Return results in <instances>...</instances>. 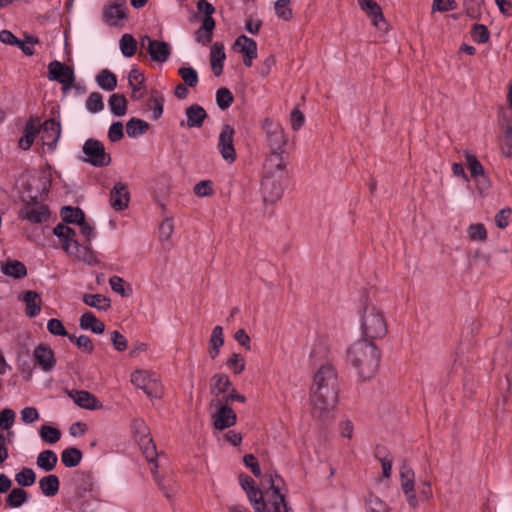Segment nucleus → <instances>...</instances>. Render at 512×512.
<instances>
[{
	"mask_svg": "<svg viewBox=\"0 0 512 512\" xmlns=\"http://www.w3.org/2000/svg\"><path fill=\"white\" fill-rule=\"evenodd\" d=\"M338 401L337 376L330 364L321 366L315 373L310 388L311 412L319 419L328 416Z\"/></svg>",
	"mask_w": 512,
	"mask_h": 512,
	"instance_id": "1",
	"label": "nucleus"
},
{
	"mask_svg": "<svg viewBox=\"0 0 512 512\" xmlns=\"http://www.w3.org/2000/svg\"><path fill=\"white\" fill-rule=\"evenodd\" d=\"M270 487L261 492L249 476L240 475L239 481L256 512H292L282 491L283 480L277 474L268 476Z\"/></svg>",
	"mask_w": 512,
	"mask_h": 512,
	"instance_id": "2",
	"label": "nucleus"
},
{
	"mask_svg": "<svg viewBox=\"0 0 512 512\" xmlns=\"http://www.w3.org/2000/svg\"><path fill=\"white\" fill-rule=\"evenodd\" d=\"M347 358L357 370L359 377L365 380L371 378L377 372L380 351L371 340L362 339L349 347Z\"/></svg>",
	"mask_w": 512,
	"mask_h": 512,
	"instance_id": "3",
	"label": "nucleus"
},
{
	"mask_svg": "<svg viewBox=\"0 0 512 512\" xmlns=\"http://www.w3.org/2000/svg\"><path fill=\"white\" fill-rule=\"evenodd\" d=\"M360 329L366 340L383 338L387 333V323L383 310L372 301H367L360 313Z\"/></svg>",
	"mask_w": 512,
	"mask_h": 512,
	"instance_id": "4",
	"label": "nucleus"
},
{
	"mask_svg": "<svg viewBox=\"0 0 512 512\" xmlns=\"http://www.w3.org/2000/svg\"><path fill=\"white\" fill-rule=\"evenodd\" d=\"M53 233L62 241L65 252L75 261L84 262L89 265L96 262L93 251L87 245H80L75 240L76 231L65 224H58Z\"/></svg>",
	"mask_w": 512,
	"mask_h": 512,
	"instance_id": "5",
	"label": "nucleus"
},
{
	"mask_svg": "<svg viewBox=\"0 0 512 512\" xmlns=\"http://www.w3.org/2000/svg\"><path fill=\"white\" fill-rule=\"evenodd\" d=\"M261 129L264 135V145L269 151H284L288 138L279 121L266 117L261 123Z\"/></svg>",
	"mask_w": 512,
	"mask_h": 512,
	"instance_id": "6",
	"label": "nucleus"
},
{
	"mask_svg": "<svg viewBox=\"0 0 512 512\" xmlns=\"http://www.w3.org/2000/svg\"><path fill=\"white\" fill-rule=\"evenodd\" d=\"M131 382L142 389L150 398H157L162 394V385L153 372L144 370L135 371L131 375Z\"/></svg>",
	"mask_w": 512,
	"mask_h": 512,
	"instance_id": "7",
	"label": "nucleus"
},
{
	"mask_svg": "<svg viewBox=\"0 0 512 512\" xmlns=\"http://www.w3.org/2000/svg\"><path fill=\"white\" fill-rule=\"evenodd\" d=\"M84 161L95 166L104 167L110 164L111 157L105 151L104 145L95 139H88L83 145Z\"/></svg>",
	"mask_w": 512,
	"mask_h": 512,
	"instance_id": "8",
	"label": "nucleus"
},
{
	"mask_svg": "<svg viewBox=\"0 0 512 512\" xmlns=\"http://www.w3.org/2000/svg\"><path fill=\"white\" fill-rule=\"evenodd\" d=\"M211 405L215 407L212 414L213 426L217 430H224L233 426L237 421L236 413L221 399L212 400Z\"/></svg>",
	"mask_w": 512,
	"mask_h": 512,
	"instance_id": "9",
	"label": "nucleus"
},
{
	"mask_svg": "<svg viewBox=\"0 0 512 512\" xmlns=\"http://www.w3.org/2000/svg\"><path fill=\"white\" fill-rule=\"evenodd\" d=\"M400 488L405 496L408 505L411 508H416L419 504V499L415 491V473L412 468L407 465H402L399 470Z\"/></svg>",
	"mask_w": 512,
	"mask_h": 512,
	"instance_id": "10",
	"label": "nucleus"
},
{
	"mask_svg": "<svg viewBox=\"0 0 512 512\" xmlns=\"http://www.w3.org/2000/svg\"><path fill=\"white\" fill-rule=\"evenodd\" d=\"M235 130L230 125H224L218 136L217 148L221 157L229 164L236 159V151L234 148Z\"/></svg>",
	"mask_w": 512,
	"mask_h": 512,
	"instance_id": "11",
	"label": "nucleus"
},
{
	"mask_svg": "<svg viewBox=\"0 0 512 512\" xmlns=\"http://www.w3.org/2000/svg\"><path fill=\"white\" fill-rule=\"evenodd\" d=\"M48 78L61 83L63 93L68 94L69 87L74 81V71L59 61H53L48 66Z\"/></svg>",
	"mask_w": 512,
	"mask_h": 512,
	"instance_id": "12",
	"label": "nucleus"
},
{
	"mask_svg": "<svg viewBox=\"0 0 512 512\" xmlns=\"http://www.w3.org/2000/svg\"><path fill=\"white\" fill-rule=\"evenodd\" d=\"M285 168L284 151H269L263 163L262 176L284 177Z\"/></svg>",
	"mask_w": 512,
	"mask_h": 512,
	"instance_id": "13",
	"label": "nucleus"
},
{
	"mask_svg": "<svg viewBox=\"0 0 512 512\" xmlns=\"http://www.w3.org/2000/svg\"><path fill=\"white\" fill-rule=\"evenodd\" d=\"M284 177L262 176L261 193L263 201L266 203H274L283 195Z\"/></svg>",
	"mask_w": 512,
	"mask_h": 512,
	"instance_id": "14",
	"label": "nucleus"
},
{
	"mask_svg": "<svg viewBox=\"0 0 512 512\" xmlns=\"http://www.w3.org/2000/svg\"><path fill=\"white\" fill-rule=\"evenodd\" d=\"M49 217L50 212L48 207L38 202H27L19 212V218L33 224L46 222Z\"/></svg>",
	"mask_w": 512,
	"mask_h": 512,
	"instance_id": "15",
	"label": "nucleus"
},
{
	"mask_svg": "<svg viewBox=\"0 0 512 512\" xmlns=\"http://www.w3.org/2000/svg\"><path fill=\"white\" fill-rule=\"evenodd\" d=\"M141 46L146 49L153 61L160 63L167 61L171 53V48L168 43L153 40L149 36H144L141 39Z\"/></svg>",
	"mask_w": 512,
	"mask_h": 512,
	"instance_id": "16",
	"label": "nucleus"
},
{
	"mask_svg": "<svg viewBox=\"0 0 512 512\" xmlns=\"http://www.w3.org/2000/svg\"><path fill=\"white\" fill-rule=\"evenodd\" d=\"M38 135L42 145L47 146L48 150L52 151L61 135L60 124L54 120H46L43 124L39 122Z\"/></svg>",
	"mask_w": 512,
	"mask_h": 512,
	"instance_id": "17",
	"label": "nucleus"
},
{
	"mask_svg": "<svg viewBox=\"0 0 512 512\" xmlns=\"http://www.w3.org/2000/svg\"><path fill=\"white\" fill-rule=\"evenodd\" d=\"M132 430L138 444L144 450L146 456L153 457L155 447L152 442V438L150 437L149 428L145 422L141 419H135L132 422Z\"/></svg>",
	"mask_w": 512,
	"mask_h": 512,
	"instance_id": "18",
	"label": "nucleus"
},
{
	"mask_svg": "<svg viewBox=\"0 0 512 512\" xmlns=\"http://www.w3.org/2000/svg\"><path fill=\"white\" fill-rule=\"evenodd\" d=\"M126 9V0H110L104 9L105 21L111 26L118 25L126 17Z\"/></svg>",
	"mask_w": 512,
	"mask_h": 512,
	"instance_id": "19",
	"label": "nucleus"
},
{
	"mask_svg": "<svg viewBox=\"0 0 512 512\" xmlns=\"http://www.w3.org/2000/svg\"><path fill=\"white\" fill-rule=\"evenodd\" d=\"M234 49L243 54L244 64L251 66L252 60L257 56L256 42L245 35H241L236 39Z\"/></svg>",
	"mask_w": 512,
	"mask_h": 512,
	"instance_id": "20",
	"label": "nucleus"
},
{
	"mask_svg": "<svg viewBox=\"0 0 512 512\" xmlns=\"http://www.w3.org/2000/svg\"><path fill=\"white\" fill-rule=\"evenodd\" d=\"M33 357L35 362L45 372L52 370L56 364L53 350L45 344H40L35 348Z\"/></svg>",
	"mask_w": 512,
	"mask_h": 512,
	"instance_id": "21",
	"label": "nucleus"
},
{
	"mask_svg": "<svg viewBox=\"0 0 512 512\" xmlns=\"http://www.w3.org/2000/svg\"><path fill=\"white\" fill-rule=\"evenodd\" d=\"M69 396L73 399L76 405L83 409L98 410L102 408L100 401L88 391H70Z\"/></svg>",
	"mask_w": 512,
	"mask_h": 512,
	"instance_id": "22",
	"label": "nucleus"
},
{
	"mask_svg": "<svg viewBox=\"0 0 512 512\" xmlns=\"http://www.w3.org/2000/svg\"><path fill=\"white\" fill-rule=\"evenodd\" d=\"M129 203L128 188L123 183H116L110 193V204L113 209L121 211L127 208Z\"/></svg>",
	"mask_w": 512,
	"mask_h": 512,
	"instance_id": "23",
	"label": "nucleus"
},
{
	"mask_svg": "<svg viewBox=\"0 0 512 512\" xmlns=\"http://www.w3.org/2000/svg\"><path fill=\"white\" fill-rule=\"evenodd\" d=\"M231 381L224 373L214 374L210 379V393L215 397H220L229 392Z\"/></svg>",
	"mask_w": 512,
	"mask_h": 512,
	"instance_id": "24",
	"label": "nucleus"
},
{
	"mask_svg": "<svg viewBox=\"0 0 512 512\" xmlns=\"http://www.w3.org/2000/svg\"><path fill=\"white\" fill-rule=\"evenodd\" d=\"M39 132V119H30L24 128V134L19 139V147L28 150L34 143Z\"/></svg>",
	"mask_w": 512,
	"mask_h": 512,
	"instance_id": "25",
	"label": "nucleus"
},
{
	"mask_svg": "<svg viewBox=\"0 0 512 512\" xmlns=\"http://www.w3.org/2000/svg\"><path fill=\"white\" fill-rule=\"evenodd\" d=\"M225 60L224 46L221 43H214L210 50V65L214 75L219 76L223 70Z\"/></svg>",
	"mask_w": 512,
	"mask_h": 512,
	"instance_id": "26",
	"label": "nucleus"
},
{
	"mask_svg": "<svg viewBox=\"0 0 512 512\" xmlns=\"http://www.w3.org/2000/svg\"><path fill=\"white\" fill-rule=\"evenodd\" d=\"M22 300L25 303V313L28 317H35L41 311V297L34 291H27L23 294Z\"/></svg>",
	"mask_w": 512,
	"mask_h": 512,
	"instance_id": "27",
	"label": "nucleus"
},
{
	"mask_svg": "<svg viewBox=\"0 0 512 512\" xmlns=\"http://www.w3.org/2000/svg\"><path fill=\"white\" fill-rule=\"evenodd\" d=\"M215 21L212 17H205L200 28L195 32V40L201 45H207L212 40Z\"/></svg>",
	"mask_w": 512,
	"mask_h": 512,
	"instance_id": "28",
	"label": "nucleus"
},
{
	"mask_svg": "<svg viewBox=\"0 0 512 512\" xmlns=\"http://www.w3.org/2000/svg\"><path fill=\"white\" fill-rule=\"evenodd\" d=\"M79 325L84 330H91L96 334H102L105 330V325L102 321L96 318L92 312H85L79 319Z\"/></svg>",
	"mask_w": 512,
	"mask_h": 512,
	"instance_id": "29",
	"label": "nucleus"
},
{
	"mask_svg": "<svg viewBox=\"0 0 512 512\" xmlns=\"http://www.w3.org/2000/svg\"><path fill=\"white\" fill-rule=\"evenodd\" d=\"M1 271L7 276L20 279L26 276L27 269L25 265L17 260H9L1 265Z\"/></svg>",
	"mask_w": 512,
	"mask_h": 512,
	"instance_id": "30",
	"label": "nucleus"
},
{
	"mask_svg": "<svg viewBox=\"0 0 512 512\" xmlns=\"http://www.w3.org/2000/svg\"><path fill=\"white\" fill-rule=\"evenodd\" d=\"M368 16L372 19L373 25L378 27L379 29H383L385 27V20L379 5L374 0H369V2L364 5L363 8Z\"/></svg>",
	"mask_w": 512,
	"mask_h": 512,
	"instance_id": "31",
	"label": "nucleus"
},
{
	"mask_svg": "<svg viewBox=\"0 0 512 512\" xmlns=\"http://www.w3.org/2000/svg\"><path fill=\"white\" fill-rule=\"evenodd\" d=\"M59 479L56 475L50 474L39 480V487L47 497L55 496L59 491Z\"/></svg>",
	"mask_w": 512,
	"mask_h": 512,
	"instance_id": "32",
	"label": "nucleus"
},
{
	"mask_svg": "<svg viewBox=\"0 0 512 512\" xmlns=\"http://www.w3.org/2000/svg\"><path fill=\"white\" fill-rule=\"evenodd\" d=\"M187 116V126L192 127H200L206 118L207 114L205 110L198 106L192 105L186 109Z\"/></svg>",
	"mask_w": 512,
	"mask_h": 512,
	"instance_id": "33",
	"label": "nucleus"
},
{
	"mask_svg": "<svg viewBox=\"0 0 512 512\" xmlns=\"http://www.w3.org/2000/svg\"><path fill=\"white\" fill-rule=\"evenodd\" d=\"M57 461L58 458L54 451L44 450L37 456L36 464L40 469L49 472L55 468Z\"/></svg>",
	"mask_w": 512,
	"mask_h": 512,
	"instance_id": "34",
	"label": "nucleus"
},
{
	"mask_svg": "<svg viewBox=\"0 0 512 512\" xmlns=\"http://www.w3.org/2000/svg\"><path fill=\"white\" fill-rule=\"evenodd\" d=\"M95 80L98 86L107 92L112 91L117 85V79L115 74L109 71L108 69L101 70L96 75Z\"/></svg>",
	"mask_w": 512,
	"mask_h": 512,
	"instance_id": "35",
	"label": "nucleus"
},
{
	"mask_svg": "<svg viewBox=\"0 0 512 512\" xmlns=\"http://www.w3.org/2000/svg\"><path fill=\"white\" fill-rule=\"evenodd\" d=\"M83 302L101 311H106L110 308V301L101 294H84Z\"/></svg>",
	"mask_w": 512,
	"mask_h": 512,
	"instance_id": "36",
	"label": "nucleus"
},
{
	"mask_svg": "<svg viewBox=\"0 0 512 512\" xmlns=\"http://www.w3.org/2000/svg\"><path fill=\"white\" fill-rule=\"evenodd\" d=\"M129 85L132 89L133 93L142 92L145 94L153 93L152 91H148L146 87L143 85L144 76L141 71L138 69H132L128 76Z\"/></svg>",
	"mask_w": 512,
	"mask_h": 512,
	"instance_id": "37",
	"label": "nucleus"
},
{
	"mask_svg": "<svg viewBox=\"0 0 512 512\" xmlns=\"http://www.w3.org/2000/svg\"><path fill=\"white\" fill-rule=\"evenodd\" d=\"M82 459V453L79 449L74 447L66 448L61 453L62 463L69 468L77 466Z\"/></svg>",
	"mask_w": 512,
	"mask_h": 512,
	"instance_id": "38",
	"label": "nucleus"
},
{
	"mask_svg": "<svg viewBox=\"0 0 512 512\" xmlns=\"http://www.w3.org/2000/svg\"><path fill=\"white\" fill-rule=\"evenodd\" d=\"M61 217L64 222L73 223L77 226L85 218L84 213L80 208H73L70 206H66L61 209Z\"/></svg>",
	"mask_w": 512,
	"mask_h": 512,
	"instance_id": "39",
	"label": "nucleus"
},
{
	"mask_svg": "<svg viewBox=\"0 0 512 512\" xmlns=\"http://www.w3.org/2000/svg\"><path fill=\"white\" fill-rule=\"evenodd\" d=\"M149 128V124L143 120L133 118L126 124V131L129 137L136 138L144 134Z\"/></svg>",
	"mask_w": 512,
	"mask_h": 512,
	"instance_id": "40",
	"label": "nucleus"
},
{
	"mask_svg": "<svg viewBox=\"0 0 512 512\" xmlns=\"http://www.w3.org/2000/svg\"><path fill=\"white\" fill-rule=\"evenodd\" d=\"M467 168L472 177L484 176V168L476 156L469 151L464 152Z\"/></svg>",
	"mask_w": 512,
	"mask_h": 512,
	"instance_id": "41",
	"label": "nucleus"
},
{
	"mask_svg": "<svg viewBox=\"0 0 512 512\" xmlns=\"http://www.w3.org/2000/svg\"><path fill=\"white\" fill-rule=\"evenodd\" d=\"M28 500V494L21 488H14L7 496L6 502L11 508H18Z\"/></svg>",
	"mask_w": 512,
	"mask_h": 512,
	"instance_id": "42",
	"label": "nucleus"
},
{
	"mask_svg": "<svg viewBox=\"0 0 512 512\" xmlns=\"http://www.w3.org/2000/svg\"><path fill=\"white\" fill-rule=\"evenodd\" d=\"M483 5V0H464L463 2L464 11L471 19H477L480 17Z\"/></svg>",
	"mask_w": 512,
	"mask_h": 512,
	"instance_id": "43",
	"label": "nucleus"
},
{
	"mask_svg": "<svg viewBox=\"0 0 512 512\" xmlns=\"http://www.w3.org/2000/svg\"><path fill=\"white\" fill-rule=\"evenodd\" d=\"M467 234L471 241L483 242L487 239V231L482 223H474L469 225Z\"/></svg>",
	"mask_w": 512,
	"mask_h": 512,
	"instance_id": "44",
	"label": "nucleus"
},
{
	"mask_svg": "<svg viewBox=\"0 0 512 512\" xmlns=\"http://www.w3.org/2000/svg\"><path fill=\"white\" fill-rule=\"evenodd\" d=\"M227 367L234 373L240 374L244 371L246 366V361L244 357L239 353H233L226 362Z\"/></svg>",
	"mask_w": 512,
	"mask_h": 512,
	"instance_id": "45",
	"label": "nucleus"
},
{
	"mask_svg": "<svg viewBox=\"0 0 512 512\" xmlns=\"http://www.w3.org/2000/svg\"><path fill=\"white\" fill-rule=\"evenodd\" d=\"M15 480L20 486H31L35 483L36 474L31 468H23L15 475Z\"/></svg>",
	"mask_w": 512,
	"mask_h": 512,
	"instance_id": "46",
	"label": "nucleus"
},
{
	"mask_svg": "<svg viewBox=\"0 0 512 512\" xmlns=\"http://www.w3.org/2000/svg\"><path fill=\"white\" fill-rule=\"evenodd\" d=\"M275 13L278 18L289 21L292 18V10L289 0H278L274 4Z\"/></svg>",
	"mask_w": 512,
	"mask_h": 512,
	"instance_id": "47",
	"label": "nucleus"
},
{
	"mask_svg": "<svg viewBox=\"0 0 512 512\" xmlns=\"http://www.w3.org/2000/svg\"><path fill=\"white\" fill-rule=\"evenodd\" d=\"M162 98H152L145 105V110L150 112V117L154 120L159 119L163 113Z\"/></svg>",
	"mask_w": 512,
	"mask_h": 512,
	"instance_id": "48",
	"label": "nucleus"
},
{
	"mask_svg": "<svg viewBox=\"0 0 512 512\" xmlns=\"http://www.w3.org/2000/svg\"><path fill=\"white\" fill-rule=\"evenodd\" d=\"M136 41L130 34H124L120 39L121 52L126 57H131L136 51Z\"/></svg>",
	"mask_w": 512,
	"mask_h": 512,
	"instance_id": "49",
	"label": "nucleus"
},
{
	"mask_svg": "<svg viewBox=\"0 0 512 512\" xmlns=\"http://www.w3.org/2000/svg\"><path fill=\"white\" fill-rule=\"evenodd\" d=\"M501 149L505 156H512V121L508 122L504 129V136L501 143Z\"/></svg>",
	"mask_w": 512,
	"mask_h": 512,
	"instance_id": "50",
	"label": "nucleus"
},
{
	"mask_svg": "<svg viewBox=\"0 0 512 512\" xmlns=\"http://www.w3.org/2000/svg\"><path fill=\"white\" fill-rule=\"evenodd\" d=\"M41 438L48 443H56L60 440L61 432L52 426L43 425L40 429Z\"/></svg>",
	"mask_w": 512,
	"mask_h": 512,
	"instance_id": "51",
	"label": "nucleus"
},
{
	"mask_svg": "<svg viewBox=\"0 0 512 512\" xmlns=\"http://www.w3.org/2000/svg\"><path fill=\"white\" fill-rule=\"evenodd\" d=\"M69 340L72 342H75L77 347L81 350H83L86 353H92L94 350V345L91 341V339L86 335H80L79 337H76L74 335L68 336Z\"/></svg>",
	"mask_w": 512,
	"mask_h": 512,
	"instance_id": "52",
	"label": "nucleus"
},
{
	"mask_svg": "<svg viewBox=\"0 0 512 512\" xmlns=\"http://www.w3.org/2000/svg\"><path fill=\"white\" fill-rule=\"evenodd\" d=\"M179 75L181 76L184 83L190 87H193L198 82V74L192 67H182L179 69Z\"/></svg>",
	"mask_w": 512,
	"mask_h": 512,
	"instance_id": "53",
	"label": "nucleus"
},
{
	"mask_svg": "<svg viewBox=\"0 0 512 512\" xmlns=\"http://www.w3.org/2000/svg\"><path fill=\"white\" fill-rule=\"evenodd\" d=\"M109 107L115 116H123L127 111L126 98H109Z\"/></svg>",
	"mask_w": 512,
	"mask_h": 512,
	"instance_id": "54",
	"label": "nucleus"
},
{
	"mask_svg": "<svg viewBox=\"0 0 512 512\" xmlns=\"http://www.w3.org/2000/svg\"><path fill=\"white\" fill-rule=\"evenodd\" d=\"M15 421V412L12 409L6 408L0 412V429L8 430L12 427Z\"/></svg>",
	"mask_w": 512,
	"mask_h": 512,
	"instance_id": "55",
	"label": "nucleus"
},
{
	"mask_svg": "<svg viewBox=\"0 0 512 512\" xmlns=\"http://www.w3.org/2000/svg\"><path fill=\"white\" fill-rule=\"evenodd\" d=\"M305 123L304 114L298 109L294 108L289 116V124L292 130L298 131Z\"/></svg>",
	"mask_w": 512,
	"mask_h": 512,
	"instance_id": "56",
	"label": "nucleus"
},
{
	"mask_svg": "<svg viewBox=\"0 0 512 512\" xmlns=\"http://www.w3.org/2000/svg\"><path fill=\"white\" fill-rule=\"evenodd\" d=\"M457 3L455 0H433L432 11L433 12H447L455 10Z\"/></svg>",
	"mask_w": 512,
	"mask_h": 512,
	"instance_id": "57",
	"label": "nucleus"
},
{
	"mask_svg": "<svg viewBox=\"0 0 512 512\" xmlns=\"http://www.w3.org/2000/svg\"><path fill=\"white\" fill-rule=\"evenodd\" d=\"M78 229H79V233L82 235V237L84 238V240L86 242H90L92 239H94L95 235H96V232H95V227L87 222L85 220V218L83 219L82 222L79 223L78 225Z\"/></svg>",
	"mask_w": 512,
	"mask_h": 512,
	"instance_id": "58",
	"label": "nucleus"
},
{
	"mask_svg": "<svg viewBox=\"0 0 512 512\" xmlns=\"http://www.w3.org/2000/svg\"><path fill=\"white\" fill-rule=\"evenodd\" d=\"M47 330L56 336H69L63 323L58 319H50L47 323Z\"/></svg>",
	"mask_w": 512,
	"mask_h": 512,
	"instance_id": "59",
	"label": "nucleus"
},
{
	"mask_svg": "<svg viewBox=\"0 0 512 512\" xmlns=\"http://www.w3.org/2000/svg\"><path fill=\"white\" fill-rule=\"evenodd\" d=\"M194 193L199 197H206L212 194V182L209 180H203L194 186Z\"/></svg>",
	"mask_w": 512,
	"mask_h": 512,
	"instance_id": "60",
	"label": "nucleus"
},
{
	"mask_svg": "<svg viewBox=\"0 0 512 512\" xmlns=\"http://www.w3.org/2000/svg\"><path fill=\"white\" fill-rule=\"evenodd\" d=\"M110 339L117 351H124L127 348V339L120 334L118 331L114 330L110 333Z\"/></svg>",
	"mask_w": 512,
	"mask_h": 512,
	"instance_id": "61",
	"label": "nucleus"
},
{
	"mask_svg": "<svg viewBox=\"0 0 512 512\" xmlns=\"http://www.w3.org/2000/svg\"><path fill=\"white\" fill-rule=\"evenodd\" d=\"M472 38L478 43H485L489 39V33L484 25H475L472 30Z\"/></svg>",
	"mask_w": 512,
	"mask_h": 512,
	"instance_id": "62",
	"label": "nucleus"
},
{
	"mask_svg": "<svg viewBox=\"0 0 512 512\" xmlns=\"http://www.w3.org/2000/svg\"><path fill=\"white\" fill-rule=\"evenodd\" d=\"M224 344L223 329L221 326H215L210 337V346L220 348Z\"/></svg>",
	"mask_w": 512,
	"mask_h": 512,
	"instance_id": "63",
	"label": "nucleus"
},
{
	"mask_svg": "<svg viewBox=\"0 0 512 512\" xmlns=\"http://www.w3.org/2000/svg\"><path fill=\"white\" fill-rule=\"evenodd\" d=\"M370 512H391L388 506L378 497H371L368 502Z\"/></svg>",
	"mask_w": 512,
	"mask_h": 512,
	"instance_id": "64",
	"label": "nucleus"
}]
</instances>
